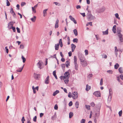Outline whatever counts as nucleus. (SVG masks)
I'll use <instances>...</instances> for the list:
<instances>
[{"instance_id":"nucleus-1","label":"nucleus","mask_w":123,"mask_h":123,"mask_svg":"<svg viewBox=\"0 0 123 123\" xmlns=\"http://www.w3.org/2000/svg\"><path fill=\"white\" fill-rule=\"evenodd\" d=\"M86 17L87 19L89 21H91L96 19L95 17L93 16L91 13H88Z\"/></svg>"},{"instance_id":"nucleus-2","label":"nucleus","mask_w":123,"mask_h":123,"mask_svg":"<svg viewBox=\"0 0 123 123\" xmlns=\"http://www.w3.org/2000/svg\"><path fill=\"white\" fill-rule=\"evenodd\" d=\"M43 63V62L42 61L40 60L38 62L37 64V66H38V67L40 69L43 68V67H42V66Z\"/></svg>"},{"instance_id":"nucleus-3","label":"nucleus","mask_w":123,"mask_h":123,"mask_svg":"<svg viewBox=\"0 0 123 123\" xmlns=\"http://www.w3.org/2000/svg\"><path fill=\"white\" fill-rule=\"evenodd\" d=\"M93 94L94 95L98 97L100 96V93L99 91H97L94 92L93 93Z\"/></svg>"},{"instance_id":"nucleus-4","label":"nucleus","mask_w":123,"mask_h":123,"mask_svg":"<svg viewBox=\"0 0 123 123\" xmlns=\"http://www.w3.org/2000/svg\"><path fill=\"white\" fill-rule=\"evenodd\" d=\"M33 76L34 78L36 79H39L40 77V74H37L35 73H34Z\"/></svg>"},{"instance_id":"nucleus-5","label":"nucleus","mask_w":123,"mask_h":123,"mask_svg":"<svg viewBox=\"0 0 123 123\" xmlns=\"http://www.w3.org/2000/svg\"><path fill=\"white\" fill-rule=\"evenodd\" d=\"M70 74L69 72L67 71L64 74V77L65 79L68 78H69Z\"/></svg>"},{"instance_id":"nucleus-6","label":"nucleus","mask_w":123,"mask_h":123,"mask_svg":"<svg viewBox=\"0 0 123 123\" xmlns=\"http://www.w3.org/2000/svg\"><path fill=\"white\" fill-rule=\"evenodd\" d=\"M78 56L79 60L85 58L83 55L80 53H79L78 54Z\"/></svg>"},{"instance_id":"nucleus-7","label":"nucleus","mask_w":123,"mask_h":123,"mask_svg":"<svg viewBox=\"0 0 123 123\" xmlns=\"http://www.w3.org/2000/svg\"><path fill=\"white\" fill-rule=\"evenodd\" d=\"M117 36H118L119 38V40L121 42H123V35L121 33L120 34L117 35Z\"/></svg>"},{"instance_id":"nucleus-8","label":"nucleus","mask_w":123,"mask_h":123,"mask_svg":"<svg viewBox=\"0 0 123 123\" xmlns=\"http://www.w3.org/2000/svg\"><path fill=\"white\" fill-rule=\"evenodd\" d=\"M10 12L11 13L13 17H15L16 16L15 13V12H14L13 11V9L12 8H11V9L10 11Z\"/></svg>"},{"instance_id":"nucleus-9","label":"nucleus","mask_w":123,"mask_h":123,"mask_svg":"<svg viewBox=\"0 0 123 123\" xmlns=\"http://www.w3.org/2000/svg\"><path fill=\"white\" fill-rule=\"evenodd\" d=\"M69 18L70 20L72 21L75 24H77V22L75 19L73 17L71 16L70 15L69 16Z\"/></svg>"},{"instance_id":"nucleus-10","label":"nucleus","mask_w":123,"mask_h":123,"mask_svg":"<svg viewBox=\"0 0 123 123\" xmlns=\"http://www.w3.org/2000/svg\"><path fill=\"white\" fill-rule=\"evenodd\" d=\"M49 76H47V77L45 81V83L46 84H48L49 83Z\"/></svg>"},{"instance_id":"nucleus-11","label":"nucleus","mask_w":123,"mask_h":123,"mask_svg":"<svg viewBox=\"0 0 123 123\" xmlns=\"http://www.w3.org/2000/svg\"><path fill=\"white\" fill-rule=\"evenodd\" d=\"M80 63L82 66L84 67L86 66L87 65V63L86 61V60L83 61L82 62H81Z\"/></svg>"},{"instance_id":"nucleus-12","label":"nucleus","mask_w":123,"mask_h":123,"mask_svg":"<svg viewBox=\"0 0 123 123\" xmlns=\"http://www.w3.org/2000/svg\"><path fill=\"white\" fill-rule=\"evenodd\" d=\"M59 20L58 19H57L56 21L55 24V29L58 28L59 27Z\"/></svg>"},{"instance_id":"nucleus-13","label":"nucleus","mask_w":123,"mask_h":123,"mask_svg":"<svg viewBox=\"0 0 123 123\" xmlns=\"http://www.w3.org/2000/svg\"><path fill=\"white\" fill-rule=\"evenodd\" d=\"M105 8L104 7H103L102 8L100 9L98 11V12L99 13L103 12L105 10Z\"/></svg>"},{"instance_id":"nucleus-14","label":"nucleus","mask_w":123,"mask_h":123,"mask_svg":"<svg viewBox=\"0 0 123 123\" xmlns=\"http://www.w3.org/2000/svg\"><path fill=\"white\" fill-rule=\"evenodd\" d=\"M24 65L25 64H24L22 68H19L18 69L16 70L18 72H21L23 69Z\"/></svg>"},{"instance_id":"nucleus-15","label":"nucleus","mask_w":123,"mask_h":123,"mask_svg":"<svg viewBox=\"0 0 123 123\" xmlns=\"http://www.w3.org/2000/svg\"><path fill=\"white\" fill-rule=\"evenodd\" d=\"M59 44L58 43L55 44V47L56 50H58L59 49Z\"/></svg>"},{"instance_id":"nucleus-16","label":"nucleus","mask_w":123,"mask_h":123,"mask_svg":"<svg viewBox=\"0 0 123 123\" xmlns=\"http://www.w3.org/2000/svg\"><path fill=\"white\" fill-rule=\"evenodd\" d=\"M56 112H55L54 113V115L52 117L51 119L52 120H54L56 118Z\"/></svg>"},{"instance_id":"nucleus-17","label":"nucleus","mask_w":123,"mask_h":123,"mask_svg":"<svg viewBox=\"0 0 123 123\" xmlns=\"http://www.w3.org/2000/svg\"><path fill=\"white\" fill-rule=\"evenodd\" d=\"M74 63L76 64H77V58L76 56H74Z\"/></svg>"},{"instance_id":"nucleus-18","label":"nucleus","mask_w":123,"mask_h":123,"mask_svg":"<svg viewBox=\"0 0 123 123\" xmlns=\"http://www.w3.org/2000/svg\"><path fill=\"white\" fill-rule=\"evenodd\" d=\"M116 25H114L113 27L112 30L113 32L114 33H116Z\"/></svg>"},{"instance_id":"nucleus-19","label":"nucleus","mask_w":123,"mask_h":123,"mask_svg":"<svg viewBox=\"0 0 123 123\" xmlns=\"http://www.w3.org/2000/svg\"><path fill=\"white\" fill-rule=\"evenodd\" d=\"M91 89V86H89L88 84L86 85V90L88 91Z\"/></svg>"},{"instance_id":"nucleus-20","label":"nucleus","mask_w":123,"mask_h":123,"mask_svg":"<svg viewBox=\"0 0 123 123\" xmlns=\"http://www.w3.org/2000/svg\"><path fill=\"white\" fill-rule=\"evenodd\" d=\"M103 35H107L108 34V29L105 31H103Z\"/></svg>"},{"instance_id":"nucleus-21","label":"nucleus","mask_w":123,"mask_h":123,"mask_svg":"<svg viewBox=\"0 0 123 123\" xmlns=\"http://www.w3.org/2000/svg\"><path fill=\"white\" fill-rule=\"evenodd\" d=\"M59 92V91L58 90H56L54 92L53 94V95L55 96L57 93Z\"/></svg>"},{"instance_id":"nucleus-22","label":"nucleus","mask_w":123,"mask_h":123,"mask_svg":"<svg viewBox=\"0 0 123 123\" xmlns=\"http://www.w3.org/2000/svg\"><path fill=\"white\" fill-rule=\"evenodd\" d=\"M64 81L65 84H68V82L69 81V78H67L64 79Z\"/></svg>"},{"instance_id":"nucleus-23","label":"nucleus","mask_w":123,"mask_h":123,"mask_svg":"<svg viewBox=\"0 0 123 123\" xmlns=\"http://www.w3.org/2000/svg\"><path fill=\"white\" fill-rule=\"evenodd\" d=\"M59 45H60V46L61 47H62L63 46V44L62 41V39H60L59 41Z\"/></svg>"},{"instance_id":"nucleus-24","label":"nucleus","mask_w":123,"mask_h":123,"mask_svg":"<svg viewBox=\"0 0 123 123\" xmlns=\"http://www.w3.org/2000/svg\"><path fill=\"white\" fill-rule=\"evenodd\" d=\"M123 68L122 67H120L119 68L118 71L120 74H123V72L122 71Z\"/></svg>"},{"instance_id":"nucleus-25","label":"nucleus","mask_w":123,"mask_h":123,"mask_svg":"<svg viewBox=\"0 0 123 123\" xmlns=\"http://www.w3.org/2000/svg\"><path fill=\"white\" fill-rule=\"evenodd\" d=\"M119 67V65L118 63H116L114 65V68L115 69H117Z\"/></svg>"},{"instance_id":"nucleus-26","label":"nucleus","mask_w":123,"mask_h":123,"mask_svg":"<svg viewBox=\"0 0 123 123\" xmlns=\"http://www.w3.org/2000/svg\"><path fill=\"white\" fill-rule=\"evenodd\" d=\"M75 36H77L78 35V32L77 31L76 29H74L73 30Z\"/></svg>"},{"instance_id":"nucleus-27","label":"nucleus","mask_w":123,"mask_h":123,"mask_svg":"<svg viewBox=\"0 0 123 123\" xmlns=\"http://www.w3.org/2000/svg\"><path fill=\"white\" fill-rule=\"evenodd\" d=\"M36 19V16H34L33 17L31 18V20L33 22H34L35 21Z\"/></svg>"},{"instance_id":"nucleus-28","label":"nucleus","mask_w":123,"mask_h":123,"mask_svg":"<svg viewBox=\"0 0 123 123\" xmlns=\"http://www.w3.org/2000/svg\"><path fill=\"white\" fill-rule=\"evenodd\" d=\"M21 58L23 60V62L24 63L26 61V59L24 57L23 55H22Z\"/></svg>"},{"instance_id":"nucleus-29","label":"nucleus","mask_w":123,"mask_h":123,"mask_svg":"<svg viewBox=\"0 0 123 123\" xmlns=\"http://www.w3.org/2000/svg\"><path fill=\"white\" fill-rule=\"evenodd\" d=\"M69 118H71L73 115V113L72 112H70L69 114Z\"/></svg>"},{"instance_id":"nucleus-30","label":"nucleus","mask_w":123,"mask_h":123,"mask_svg":"<svg viewBox=\"0 0 123 123\" xmlns=\"http://www.w3.org/2000/svg\"><path fill=\"white\" fill-rule=\"evenodd\" d=\"M48 10V9H46L43 10V16H45V15L46 14H47V11Z\"/></svg>"},{"instance_id":"nucleus-31","label":"nucleus","mask_w":123,"mask_h":123,"mask_svg":"<svg viewBox=\"0 0 123 123\" xmlns=\"http://www.w3.org/2000/svg\"><path fill=\"white\" fill-rule=\"evenodd\" d=\"M79 103L78 102H76L75 103V106L76 108H78Z\"/></svg>"},{"instance_id":"nucleus-32","label":"nucleus","mask_w":123,"mask_h":123,"mask_svg":"<svg viewBox=\"0 0 123 123\" xmlns=\"http://www.w3.org/2000/svg\"><path fill=\"white\" fill-rule=\"evenodd\" d=\"M109 97H111V95L112 94V89L111 88H110L109 90Z\"/></svg>"},{"instance_id":"nucleus-33","label":"nucleus","mask_w":123,"mask_h":123,"mask_svg":"<svg viewBox=\"0 0 123 123\" xmlns=\"http://www.w3.org/2000/svg\"><path fill=\"white\" fill-rule=\"evenodd\" d=\"M107 55L104 54H103L102 55V58H103L106 59L107 58Z\"/></svg>"},{"instance_id":"nucleus-34","label":"nucleus","mask_w":123,"mask_h":123,"mask_svg":"<svg viewBox=\"0 0 123 123\" xmlns=\"http://www.w3.org/2000/svg\"><path fill=\"white\" fill-rule=\"evenodd\" d=\"M61 66L62 68V69L63 70L65 69V65L64 64H62Z\"/></svg>"},{"instance_id":"nucleus-35","label":"nucleus","mask_w":123,"mask_h":123,"mask_svg":"<svg viewBox=\"0 0 123 123\" xmlns=\"http://www.w3.org/2000/svg\"><path fill=\"white\" fill-rule=\"evenodd\" d=\"M11 28L12 29L13 32H15L16 31L15 28L13 26H12V27H10L9 29H11Z\"/></svg>"},{"instance_id":"nucleus-36","label":"nucleus","mask_w":123,"mask_h":123,"mask_svg":"<svg viewBox=\"0 0 123 123\" xmlns=\"http://www.w3.org/2000/svg\"><path fill=\"white\" fill-rule=\"evenodd\" d=\"M78 39L76 38H74L73 40V41L74 42H76V43H78Z\"/></svg>"},{"instance_id":"nucleus-37","label":"nucleus","mask_w":123,"mask_h":123,"mask_svg":"<svg viewBox=\"0 0 123 123\" xmlns=\"http://www.w3.org/2000/svg\"><path fill=\"white\" fill-rule=\"evenodd\" d=\"M71 49H75L76 47V46L74 44H72L71 45Z\"/></svg>"},{"instance_id":"nucleus-38","label":"nucleus","mask_w":123,"mask_h":123,"mask_svg":"<svg viewBox=\"0 0 123 123\" xmlns=\"http://www.w3.org/2000/svg\"><path fill=\"white\" fill-rule=\"evenodd\" d=\"M86 108L88 110L90 109V106L89 105H86Z\"/></svg>"},{"instance_id":"nucleus-39","label":"nucleus","mask_w":123,"mask_h":123,"mask_svg":"<svg viewBox=\"0 0 123 123\" xmlns=\"http://www.w3.org/2000/svg\"><path fill=\"white\" fill-rule=\"evenodd\" d=\"M116 18L118 19H120V18L119 17V15L118 13H116L115 14Z\"/></svg>"},{"instance_id":"nucleus-40","label":"nucleus","mask_w":123,"mask_h":123,"mask_svg":"<svg viewBox=\"0 0 123 123\" xmlns=\"http://www.w3.org/2000/svg\"><path fill=\"white\" fill-rule=\"evenodd\" d=\"M86 120L85 119H82L80 121L81 123H85Z\"/></svg>"},{"instance_id":"nucleus-41","label":"nucleus","mask_w":123,"mask_h":123,"mask_svg":"<svg viewBox=\"0 0 123 123\" xmlns=\"http://www.w3.org/2000/svg\"><path fill=\"white\" fill-rule=\"evenodd\" d=\"M32 89L33 91V92L35 94L36 93V92L35 90V88L34 86L32 87Z\"/></svg>"},{"instance_id":"nucleus-42","label":"nucleus","mask_w":123,"mask_h":123,"mask_svg":"<svg viewBox=\"0 0 123 123\" xmlns=\"http://www.w3.org/2000/svg\"><path fill=\"white\" fill-rule=\"evenodd\" d=\"M75 65V69L76 70H78V66L77 64H74Z\"/></svg>"},{"instance_id":"nucleus-43","label":"nucleus","mask_w":123,"mask_h":123,"mask_svg":"<svg viewBox=\"0 0 123 123\" xmlns=\"http://www.w3.org/2000/svg\"><path fill=\"white\" fill-rule=\"evenodd\" d=\"M122 110H121L119 112L118 114L119 117H121L122 116Z\"/></svg>"},{"instance_id":"nucleus-44","label":"nucleus","mask_w":123,"mask_h":123,"mask_svg":"<svg viewBox=\"0 0 123 123\" xmlns=\"http://www.w3.org/2000/svg\"><path fill=\"white\" fill-rule=\"evenodd\" d=\"M103 80L102 78H101L100 80V86H102L103 85Z\"/></svg>"},{"instance_id":"nucleus-45","label":"nucleus","mask_w":123,"mask_h":123,"mask_svg":"<svg viewBox=\"0 0 123 123\" xmlns=\"http://www.w3.org/2000/svg\"><path fill=\"white\" fill-rule=\"evenodd\" d=\"M32 8L33 12L34 13H36V11L35 10V9L34 7H32Z\"/></svg>"},{"instance_id":"nucleus-46","label":"nucleus","mask_w":123,"mask_h":123,"mask_svg":"<svg viewBox=\"0 0 123 123\" xmlns=\"http://www.w3.org/2000/svg\"><path fill=\"white\" fill-rule=\"evenodd\" d=\"M85 58H83V59H81L80 60V62H82L83 61L85 60Z\"/></svg>"},{"instance_id":"nucleus-47","label":"nucleus","mask_w":123,"mask_h":123,"mask_svg":"<svg viewBox=\"0 0 123 123\" xmlns=\"http://www.w3.org/2000/svg\"><path fill=\"white\" fill-rule=\"evenodd\" d=\"M73 94L74 95V96H76L77 95L78 93L77 92H74L73 93Z\"/></svg>"},{"instance_id":"nucleus-48","label":"nucleus","mask_w":123,"mask_h":123,"mask_svg":"<svg viewBox=\"0 0 123 123\" xmlns=\"http://www.w3.org/2000/svg\"><path fill=\"white\" fill-rule=\"evenodd\" d=\"M107 72L109 74H112L113 73V71L111 70H109L107 71Z\"/></svg>"},{"instance_id":"nucleus-49","label":"nucleus","mask_w":123,"mask_h":123,"mask_svg":"<svg viewBox=\"0 0 123 123\" xmlns=\"http://www.w3.org/2000/svg\"><path fill=\"white\" fill-rule=\"evenodd\" d=\"M16 29L17 30V32L18 33H20V29L18 27H17L16 28Z\"/></svg>"},{"instance_id":"nucleus-50","label":"nucleus","mask_w":123,"mask_h":123,"mask_svg":"<svg viewBox=\"0 0 123 123\" xmlns=\"http://www.w3.org/2000/svg\"><path fill=\"white\" fill-rule=\"evenodd\" d=\"M54 108L56 110H57L58 109V106H57V105H55L54 107Z\"/></svg>"},{"instance_id":"nucleus-51","label":"nucleus","mask_w":123,"mask_h":123,"mask_svg":"<svg viewBox=\"0 0 123 123\" xmlns=\"http://www.w3.org/2000/svg\"><path fill=\"white\" fill-rule=\"evenodd\" d=\"M121 31L119 30H117V35L121 34Z\"/></svg>"},{"instance_id":"nucleus-52","label":"nucleus","mask_w":123,"mask_h":123,"mask_svg":"<svg viewBox=\"0 0 123 123\" xmlns=\"http://www.w3.org/2000/svg\"><path fill=\"white\" fill-rule=\"evenodd\" d=\"M85 55H87L88 54V50L87 49H86L85 50Z\"/></svg>"},{"instance_id":"nucleus-53","label":"nucleus","mask_w":123,"mask_h":123,"mask_svg":"<svg viewBox=\"0 0 123 123\" xmlns=\"http://www.w3.org/2000/svg\"><path fill=\"white\" fill-rule=\"evenodd\" d=\"M37 118V116H35L33 118V121L35 122H36V121Z\"/></svg>"},{"instance_id":"nucleus-54","label":"nucleus","mask_w":123,"mask_h":123,"mask_svg":"<svg viewBox=\"0 0 123 123\" xmlns=\"http://www.w3.org/2000/svg\"><path fill=\"white\" fill-rule=\"evenodd\" d=\"M73 105V103L72 101H70L68 104L69 106H71L72 105Z\"/></svg>"},{"instance_id":"nucleus-55","label":"nucleus","mask_w":123,"mask_h":123,"mask_svg":"<svg viewBox=\"0 0 123 123\" xmlns=\"http://www.w3.org/2000/svg\"><path fill=\"white\" fill-rule=\"evenodd\" d=\"M90 105L92 107H94L95 106V104L94 102H92L90 104Z\"/></svg>"},{"instance_id":"nucleus-56","label":"nucleus","mask_w":123,"mask_h":123,"mask_svg":"<svg viewBox=\"0 0 123 123\" xmlns=\"http://www.w3.org/2000/svg\"><path fill=\"white\" fill-rule=\"evenodd\" d=\"M26 4V3L24 2H22L21 4V6H22Z\"/></svg>"},{"instance_id":"nucleus-57","label":"nucleus","mask_w":123,"mask_h":123,"mask_svg":"<svg viewBox=\"0 0 123 123\" xmlns=\"http://www.w3.org/2000/svg\"><path fill=\"white\" fill-rule=\"evenodd\" d=\"M10 3L7 0V2H6V6H9L10 5Z\"/></svg>"},{"instance_id":"nucleus-58","label":"nucleus","mask_w":123,"mask_h":123,"mask_svg":"<svg viewBox=\"0 0 123 123\" xmlns=\"http://www.w3.org/2000/svg\"><path fill=\"white\" fill-rule=\"evenodd\" d=\"M68 55L69 56H71L72 55V53L71 51L69 52L68 53Z\"/></svg>"},{"instance_id":"nucleus-59","label":"nucleus","mask_w":123,"mask_h":123,"mask_svg":"<svg viewBox=\"0 0 123 123\" xmlns=\"http://www.w3.org/2000/svg\"><path fill=\"white\" fill-rule=\"evenodd\" d=\"M71 92H69V93L68 96L69 98H71L72 96L71 95Z\"/></svg>"},{"instance_id":"nucleus-60","label":"nucleus","mask_w":123,"mask_h":123,"mask_svg":"<svg viewBox=\"0 0 123 123\" xmlns=\"http://www.w3.org/2000/svg\"><path fill=\"white\" fill-rule=\"evenodd\" d=\"M5 48L6 49V53H8V52H9V51H8V49L7 48V47H5Z\"/></svg>"},{"instance_id":"nucleus-61","label":"nucleus","mask_w":123,"mask_h":123,"mask_svg":"<svg viewBox=\"0 0 123 123\" xmlns=\"http://www.w3.org/2000/svg\"><path fill=\"white\" fill-rule=\"evenodd\" d=\"M20 48L21 49H23L24 48V46L22 44H21L20 47Z\"/></svg>"},{"instance_id":"nucleus-62","label":"nucleus","mask_w":123,"mask_h":123,"mask_svg":"<svg viewBox=\"0 0 123 123\" xmlns=\"http://www.w3.org/2000/svg\"><path fill=\"white\" fill-rule=\"evenodd\" d=\"M81 15H82L83 17H84L86 16V15L85 13H80Z\"/></svg>"},{"instance_id":"nucleus-63","label":"nucleus","mask_w":123,"mask_h":123,"mask_svg":"<svg viewBox=\"0 0 123 123\" xmlns=\"http://www.w3.org/2000/svg\"><path fill=\"white\" fill-rule=\"evenodd\" d=\"M120 77L121 79L123 80V74H121L120 75Z\"/></svg>"},{"instance_id":"nucleus-64","label":"nucleus","mask_w":123,"mask_h":123,"mask_svg":"<svg viewBox=\"0 0 123 123\" xmlns=\"http://www.w3.org/2000/svg\"><path fill=\"white\" fill-rule=\"evenodd\" d=\"M76 8L77 9H79L80 8H81V6L80 5H77L76 6Z\"/></svg>"}]
</instances>
